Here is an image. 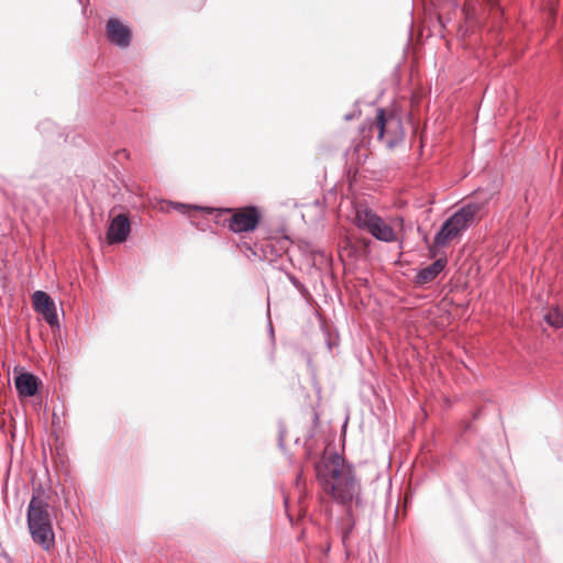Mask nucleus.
<instances>
[{"instance_id": "nucleus-1", "label": "nucleus", "mask_w": 563, "mask_h": 563, "mask_svg": "<svg viewBox=\"0 0 563 563\" xmlns=\"http://www.w3.org/2000/svg\"><path fill=\"white\" fill-rule=\"evenodd\" d=\"M322 493L346 509L361 505V483L353 467L339 453L324 454L314 465Z\"/></svg>"}, {"instance_id": "nucleus-2", "label": "nucleus", "mask_w": 563, "mask_h": 563, "mask_svg": "<svg viewBox=\"0 0 563 563\" xmlns=\"http://www.w3.org/2000/svg\"><path fill=\"white\" fill-rule=\"evenodd\" d=\"M26 523L32 540L49 551L55 544L48 497L41 487L34 489L26 510Z\"/></svg>"}, {"instance_id": "nucleus-3", "label": "nucleus", "mask_w": 563, "mask_h": 563, "mask_svg": "<svg viewBox=\"0 0 563 563\" xmlns=\"http://www.w3.org/2000/svg\"><path fill=\"white\" fill-rule=\"evenodd\" d=\"M485 208V201H470L465 203L444 221L440 231L434 236V244L437 246L446 245L451 240L465 231L476 218L482 217Z\"/></svg>"}, {"instance_id": "nucleus-4", "label": "nucleus", "mask_w": 563, "mask_h": 563, "mask_svg": "<svg viewBox=\"0 0 563 563\" xmlns=\"http://www.w3.org/2000/svg\"><path fill=\"white\" fill-rule=\"evenodd\" d=\"M354 224L368 232L378 241L391 243L397 241V234L394 229L387 224L384 219L378 216L367 205L357 203L354 207Z\"/></svg>"}, {"instance_id": "nucleus-5", "label": "nucleus", "mask_w": 563, "mask_h": 563, "mask_svg": "<svg viewBox=\"0 0 563 563\" xmlns=\"http://www.w3.org/2000/svg\"><path fill=\"white\" fill-rule=\"evenodd\" d=\"M376 125L378 139H385L388 147L396 146L404 139V131L400 120L395 115L385 117L384 109L377 110Z\"/></svg>"}, {"instance_id": "nucleus-6", "label": "nucleus", "mask_w": 563, "mask_h": 563, "mask_svg": "<svg viewBox=\"0 0 563 563\" xmlns=\"http://www.w3.org/2000/svg\"><path fill=\"white\" fill-rule=\"evenodd\" d=\"M258 222L260 213L257 209L255 207H249L232 216L229 228L234 233L249 232L255 230Z\"/></svg>"}, {"instance_id": "nucleus-7", "label": "nucleus", "mask_w": 563, "mask_h": 563, "mask_svg": "<svg viewBox=\"0 0 563 563\" xmlns=\"http://www.w3.org/2000/svg\"><path fill=\"white\" fill-rule=\"evenodd\" d=\"M32 300L34 310L42 314L43 319L51 327L58 324L55 302L45 291H35L32 296Z\"/></svg>"}, {"instance_id": "nucleus-8", "label": "nucleus", "mask_w": 563, "mask_h": 563, "mask_svg": "<svg viewBox=\"0 0 563 563\" xmlns=\"http://www.w3.org/2000/svg\"><path fill=\"white\" fill-rule=\"evenodd\" d=\"M106 35L108 41L120 47L125 48L131 43V31L120 20L111 18L106 24Z\"/></svg>"}, {"instance_id": "nucleus-9", "label": "nucleus", "mask_w": 563, "mask_h": 563, "mask_svg": "<svg viewBox=\"0 0 563 563\" xmlns=\"http://www.w3.org/2000/svg\"><path fill=\"white\" fill-rule=\"evenodd\" d=\"M131 232V225L125 214L115 216L107 230V242L108 244H117L126 241Z\"/></svg>"}, {"instance_id": "nucleus-10", "label": "nucleus", "mask_w": 563, "mask_h": 563, "mask_svg": "<svg viewBox=\"0 0 563 563\" xmlns=\"http://www.w3.org/2000/svg\"><path fill=\"white\" fill-rule=\"evenodd\" d=\"M15 388L20 397H33L38 390V379L30 373H22L15 377Z\"/></svg>"}, {"instance_id": "nucleus-11", "label": "nucleus", "mask_w": 563, "mask_h": 563, "mask_svg": "<svg viewBox=\"0 0 563 563\" xmlns=\"http://www.w3.org/2000/svg\"><path fill=\"white\" fill-rule=\"evenodd\" d=\"M446 258L440 257L435 260L428 267L421 268L416 275V283L418 285H424L434 280L438 275L445 268Z\"/></svg>"}, {"instance_id": "nucleus-12", "label": "nucleus", "mask_w": 563, "mask_h": 563, "mask_svg": "<svg viewBox=\"0 0 563 563\" xmlns=\"http://www.w3.org/2000/svg\"><path fill=\"white\" fill-rule=\"evenodd\" d=\"M545 322L553 328H563V305L552 308L545 316Z\"/></svg>"}, {"instance_id": "nucleus-13", "label": "nucleus", "mask_w": 563, "mask_h": 563, "mask_svg": "<svg viewBox=\"0 0 563 563\" xmlns=\"http://www.w3.org/2000/svg\"><path fill=\"white\" fill-rule=\"evenodd\" d=\"M355 527V520L353 518L351 509H346V522L341 528V541L344 548H347V542L350 540V537L354 530Z\"/></svg>"}, {"instance_id": "nucleus-14", "label": "nucleus", "mask_w": 563, "mask_h": 563, "mask_svg": "<svg viewBox=\"0 0 563 563\" xmlns=\"http://www.w3.org/2000/svg\"><path fill=\"white\" fill-rule=\"evenodd\" d=\"M170 206L174 209L179 210L180 212H186L187 209H189V206L184 205V203L170 202Z\"/></svg>"}, {"instance_id": "nucleus-15", "label": "nucleus", "mask_w": 563, "mask_h": 563, "mask_svg": "<svg viewBox=\"0 0 563 563\" xmlns=\"http://www.w3.org/2000/svg\"><path fill=\"white\" fill-rule=\"evenodd\" d=\"M288 278L297 289L301 290L303 288L302 284L295 276L289 275Z\"/></svg>"}, {"instance_id": "nucleus-16", "label": "nucleus", "mask_w": 563, "mask_h": 563, "mask_svg": "<svg viewBox=\"0 0 563 563\" xmlns=\"http://www.w3.org/2000/svg\"><path fill=\"white\" fill-rule=\"evenodd\" d=\"M268 328H269L271 336L273 338L274 336V329H273L272 322L268 323Z\"/></svg>"}]
</instances>
